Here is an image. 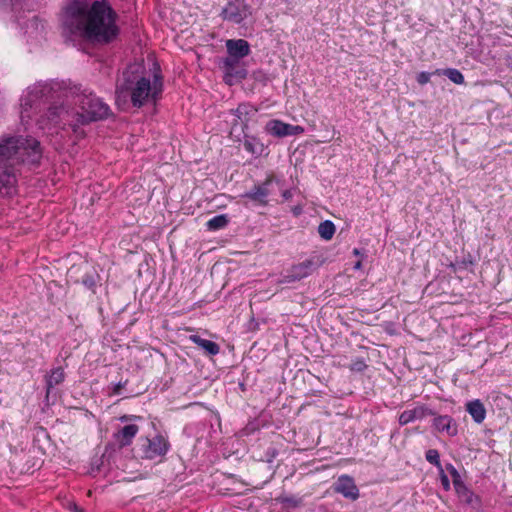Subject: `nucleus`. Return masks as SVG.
<instances>
[{"label": "nucleus", "mask_w": 512, "mask_h": 512, "mask_svg": "<svg viewBox=\"0 0 512 512\" xmlns=\"http://www.w3.org/2000/svg\"><path fill=\"white\" fill-rule=\"evenodd\" d=\"M278 500L289 507H297L300 504V500L292 496L280 497Z\"/></svg>", "instance_id": "nucleus-26"}, {"label": "nucleus", "mask_w": 512, "mask_h": 512, "mask_svg": "<svg viewBox=\"0 0 512 512\" xmlns=\"http://www.w3.org/2000/svg\"><path fill=\"white\" fill-rule=\"evenodd\" d=\"M64 32L93 43L107 44L118 35L116 14L105 1L72 0L63 9Z\"/></svg>", "instance_id": "nucleus-2"}, {"label": "nucleus", "mask_w": 512, "mask_h": 512, "mask_svg": "<svg viewBox=\"0 0 512 512\" xmlns=\"http://www.w3.org/2000/svg\"><path fill=\"white\" fill-rule=\"evenodd\" d=\"M70 509L73 512H82V510L76 504H73Z\"/></svg>", "instance_id": "nucleus-32"}, {"label": "nucleus", "mask_w": 512, "mask_h": 512, "mask_svg": "<svg viewBox=\"0 0 512 512\" xmlns=\"http://www.w3.org/2000/svg\"><path fill=\"white\" fill-rule=\"evenodd\" d=\"M41 157L40 143L34 138L9 136L0 139V167L16 168L20 164L36 165Z\"/></svg>", "instance_id": "nucleus-4"}, {"label": "nucleus", "mask_w": 512, "mask_h": 512, "mask_svg": "<svg viewBox=\"0 0 512 512\" xmlns=\"http://www.w3.org/2000/svg\"><path fill=\"white\" fill-rule=\"evenodd\" d=\"M65 379V373L62 367H56L45 376L47 394Z\"/></svg>", "instance_id": "nucleus-16"}, {"label": "nucleus", "mask_w": 512, "mask_h": 512, "mask_svg": "<svg viewBox=\"0 0 512 512\" xmlns=\"http://www.w3.org/2000/svg\"><path fill=\"white\" fill-rule=\"evenodd\" d=\"M31 24H32V25H33V24H36V26L38 27L37 19H35V18H34V19H32Z\"/></svg>", "instance_id": "nucleus-35"}, {"label": "nucleus", "mask_w": 512, "mask_h": 512, "mask_svg": "<svg viewBox=\"0 0 512 512\" xmlns=\"http://www.w3.org/2000/svg\"><path fill=\"white\" fill-rule=\"evenodd\" d=\"M246 151L253 155H261L264 151V145L254 137L246 136L243 142Z\"/></svg>", "instance_id": "nucleus-19"}, {"label": "nucleus", "mask_w": 512, "mask_h": 512, "mask_svg": "<svg viewBox=\"0 0 512 512\" xmlns=\"http://www.w3.org/2000/svg\"><path fill=\"white\" fill-rule=\"evenodd\" d=\"M417 81L421 85L428 83L430 81V74L427 72H421L417 76Z\"/></svg>", "instance_id": "nucleus-27"}, {"label": "nucleus", "mask_w": 512, "mask_h": 512, "mask_svg": "<svg viewBox=\"0 0 512 512\" xmlns=\"http://www.w3.org/2000/svg\"><path fill=\"white\" fill-rule=\"evenodd\" d=\"M251 15V7L244 0L229 2L223 10L224 19L239 24Z\"/></svg>", "instance_id": "nucleus-7"}, {"label": "nucleus", "mask_w": 512, "mask_h": 512, "mask_svg": "<svg viewBox=\"0 0 512 512\" xmlns=\"http://www.w3.org/2000/svg\"><path fill=\"white\" fill-rule=\"evenodd\" d=\"M129 419H130V417H129V416H126V415H125V416H122V417L120 418V420H121V421H127V420H129Z\"/></svg>", "instance_id": "nucleus-34"}, {"label": "nucleus", "mask_w": 512, "mask_h": 512, "mask_svg": "<svg viewBox=\"0 0 512 512\" xmlns=\"http://www.w3.org/2000/svg\"><path fill=\"white\" fill-rule=\"evenodd\" d=\"M442 483H443V485H444V487L446 489L449 488V480H448V477L446 475H442Z\"/></svg>", "instance_id": "nucleus-31"}, {"label": "nucleus", "mask_w": 512, "mask_h": 512, "mask_svg": "<svg viewBox=\"0 0 512 512\" xmlns=\"http://www.w3.org/2000/svg\"><path fill=\"white\" fill-rule=\"evenodd\" d=\"M360 266H361V262H357V263L355 264V269H359V268H360Z\"/></svg>", "instance_id": "nucleus-36"}, {"label": "nucleus", "mask_w": 512, "mask_h": 512, "mask_svg": "<svg viewBox=\"0 0 512 512\" xmlns=\"http://www.w3.org/2000/svg\"><path fill=\"white\" fill-rule=\"evenodd\" d=\"M334 490L351 500H356L359 496V491L354 480L347 475H343L338 478L334 484Z\"/></svg>", "instance_id": "nucleus-9"}, {"label": "nucleus", "mask_w": 512, "mask_h": 512, "mask_svg": "<svg viewBox=\"0 0 512 512\" xmlns=\"http://www.w3.org/2000/svg\"><path fill=\"white\" fill-rule=\"evenodd\" d=\"M3 172L0 173V195L10 196L15 192L16 176L15 168L1 167Z\"/></svg>", "instance_id": "nucleus-11"}, {"label": "nucleus", "mask_w": 512, "mask_h": 512, "mask_svg": "<svg viewBox=\"0 0 512 512\" xmlns=\"http://www.w3.org/2000/svg\"><path fill=\"white\" fill-rule=\"evenodd\" d=\"M318 233L324 240H330L335 233V225L332 221L326 220L319 224Z\"/></svg>", "instance_id": "nucleus-21"}, {"label": "nucleus", "mask_w": 512, "mask_h": 512, "mask_svg": "<svg viewBox=\"0 0 512 512\" xmlns=\"http://www.w3.org/2000/svg\"><path fill=\"white\" fill-rule=\"evenodd\" d=\"M228 222L229 220L226 215H217L211 218L206 225L209 230L215 231L224 228Z\"/></svg>", "instance_id": "nucleus-22"}, {"label": "nucleus", "mask_w": 512, "mask_h": 512, "mask_svg": "<svg viewBox=\"0 0 512 512\" xmlns=\"http://www.w3.org/2000/svg\"><path fill=\"white\" fill-rule=\"evenodd\" d=\"M141 445L143 457L147 459H154L159 456H164L169 449V442L162 435H157L154 438H144Z\"/></svg>", "instance_id": "nucleus-6"}, {"label": "nucleus", "mask_w": 512, "mask_h": 512, "mask_svg": "<svg viewBox=\"0 0 512 512\" xmlns=\"http://www.w3.org/2000/svg\"><path fill=\"white\" fill-rule=\"evenodd\" d=\"M189 339L198 347L204 350L207 355L214 356L219 353L220 347L217 343L203 339L199 335H191Z\"/></svg>", "instance_id": "nucleus-15"}, {"label": "nucleus", "mask_w": 512, "mask_h": 512, "mask_svg": "<svg viewBox=\"0 0 512 512\" xmlns=\"http://www.w3.org/2000/svg\"><path fill=\"white\" fill-rule=\"evenodd\" d=\"M355 255H358L359 251L357 249H354Z\"/></svg>", "instance_id": "nucleus-37"}, {"label": "nucleus", "mask_w": 512, "mask_h": 512, "mask_svg": "<svg viewBox=\"0 0 512 512\" xmlns=\"http://www.w3.org/2000/svg\"><path fill=\"white\" fill-rule=\"evenodd\" d=\"M366 365L364 362L360 361V362H356L353 366V369L354 370H358V371H361L363 368H365Z\"/></svg>", "instance_id": "nucleus-29"}, {"label": "nucleus", "mask_w": 512, "mask_h": 512, "mask_svg": "<svg viewBox=\"0 0 512 512\" xmlns=\"http://www.w3.org/2000/svg\"><path fill=\"white\" fill-rule=\"evenodd\" d=\"M466 410L476 423H482L486 417V409L480 400L468 402Z\"/></svg>", "instance_id": "nucleus-17"}, {"label": "nucleus", "mask_w": 512, "mask_h": 512, "mask_svg": "<svg viewBox=\"0 0 512 512\" xmlns=\"http://www.w3.org/2000/svg\"><path fill=\"white\" fill-rule=\"evenodd\" d=\"M315 264L313 260H305L291 267L289 274L286 275L288 282H293L307 277L314 270Z\"/></svg>", "instance_id": "nucleus-12"}, {"label": "nucleus", "mask_w": 512, "mask_h": 512, "mask_svg": "<svg viewBox=\"0 0 512 512\" xmlns=\"http://www.w3.org/2000/svg\"><path fill=\"white\" fill-rule=\"evenodd\" d=\"M53 103L38 124L42 129L51 126H68L77 137H83L81 126L93 121L105 119L110 112L109 106L92 93L80 92L76 86L66 88L57 81L38 82L30 86L21 99V119L31 118L29 110L35 113L42 105Z\"/></svg>", "instance_id": "nucleus-1"}, {"label": "nucleus", "mask_w": 512, "mask_h": 512, "mask_svg": "<svg viewBox=\"0 0 512 512\" xmlns=\"http://www.w3.org/2000/svg\"><path fill=\"white\" fill-rule=\"evenodd\" d=\"M433 425L439 432H446L449 436L457 434V426L450 416L444 415L436 417Z\"/></svg>", "instance_id": "nucleus-14"}, {"label": "nucleus", "mask_w": 512, "mask_h": 512, "mask_svg": "<svg viewBox=\"0 0 512 512\" xmlns=\"http://www.w3.org/2000/svg\"><path fill=\"white\" fill-rule=\"evenodd\" d=\"M272 179H266L262 184L254 186L253 189L246 192L243 197L252 200L258 205L265 206L267 205V197L270 194L269 185L271 184Z\"/></svg>", "instance_id": "nucleus-10"}, {"label": "nucleus", "mask_w": 512, "mask_h": 512, "mask_svg": "<svg viewBox=\"0 0 512 512\" xmlns=\"http://www.w3.org/2000/svg\"><path fill=\"white\" fill-rule=\"evenodd\" d=\"M443 74L455 84L464 83V76L458 69L448 68L444 70Z\"/></svg>", "instance_id": "nucleus-23"}, {"label": "nucleus", "mask_w": 512, "mask_h": 512, "mask_svg": "<svg viewBox=\"0 0 512 512\" xmlns=\"http://www.w3.org/2000/svg\"><path fill=\"white\" fill-rule=\"evenodd\" d=\"M162 92V82L160 77L154 76V81L141 77L134 72H123L122 78L117 83L116 102L126 103L130 97L133 106L141 107L149 99L156 100Z\"/></svg>", "instance_id": "nucleus-3"}, {"label": "nucleus", "mask_w": 512, "mask_h": 512, "mask_svg": "<svg viewBox=\"0 0 512 512\" xmlns=\"http://www.w3.org/2000/svg\"><path fill=\"white\" fill-rule=\"evenodd\" d=\"M126 382L122 383V382H119L117 383L114 388H113V393L114 394H120L122 388L125 386Z\"/></svg>", "instance_id": "nucleus-28"}, {"label": "nucleus", "mask_w": 512, "mask_h": 512, "mask_svg": "<svg viewBox=\"0 0 512 512\" xmlns=\"http://www.w3.org/2000/svg\"><path fill=\"white\" fill-rule=\"evenodd\" d=\"M139 431V427L135 424H129L120 429L115 438L121 447L128 446L132 443L133 438Z\"/></svg>", "instance_id": "nucleus-13"}, {"label": "nucleus", "mask_w": 512, "mask_h": 512, "mask_svg": "<svg viewBox=\"0 0 512 512\" xmlns=\"http://www.w3.org/2000/svg\"><path fill=\"white\" fill-rule=\"evenodd\" d=\"M425 457L429 463L436 465L437 467L441 466L439 452L436 449H429L426 452Z\"/></svg>", "instance_id": "nucleus-25"}, {"label": "nucleus", "mask_w": 512, "mask_h": 512, "mask_svg": "<svg viewBox=\"0 0 512 512\" xmlns=\"http://www.w3.org/2000/svg\"><path fill=\"white\" fill-rule=\"evenodd\" d=\"M98 280H99V276L96 273L86 274L82 280V283L88 289L94 291L95 287L97 286Z\"/></svg>", "instance_id": "nucleus-24"}, {"label": "nucleus", "mask_w": 512, "mask_h": 512, "mask_svg": "<svg viewBox=\"0 0 512 512\" xmlns=\"http://www.w3.org/2000/svg\"><path fill=\"white\" fill-rule=\"evenodd\" d=\"M18 0H0V5H15Z\"/></svg>", "instance_id": "nucleus-30"}, {"label": "nucleus", "mask_w": 512, "mask_h": 512, "mask_svg": "<svg viewBox=\"0 0 512 512\" xmlns=\"http://www.w3.org/2000/svg\"><path fill=\"white\" fill-rule=\"evenodd\" d=\"M426 409L424 407H416L412 410H405L399 416L400 425H406L417 419H423L426 416Z\"/></svg>", "instance_id": "nucleus-18"}, {"label": "nucleus", "mask_w": 512, "mask_h": 512, "mask_svg": "<svg viewBox=\"0 0 512 512\" xmlns=\"http://www.w3.org/2000/svg\"><path fill=\"white\" fill-rule=\"evenodd\" d=\"M233 114L240 120L244 125L248 122V115L255 112V109L245 103L239 104L235 110H232Z\"/></svg>", "instance_id": "nucleus-20"}, {"label": "nucleus", "mask_w": 512, "mask_h": 512, "mask_svg": "<svg viewBox=\"0 0 512 512\" xmlns=\"http://www.w3.org/2000/svg\"><path fill=\"white\" fill-rule=\"evenodd\" d=\"M283 197H284L285 199H289V198L291 197V192H290L289 190H285V191L283 192Z\"/></svg>", "instance_id": "nucleus-33"}, {"label": "nucleus", "mask_w": 512, "mask_h": 512, "mask_svg": "<svg viewBox=\"0 0 512 512\" xmlns=\"http://www.w3.org/2000/svg\"><path fill=\"white\" fill-rule=\"evenodd\" d=\"M226 48L230 57L224 60V66L231 72L239 59L249 55L250 45L244 39H229L226 41Z\"/></svg>", "instance_id": "nucleus-5"}, {"label": "nucleus", "mask_w": 512, "mask_h": 512, "mask_svg": "<svg viewBox=\"0 0 512 512\" xmlns=\"http://www.w3.org/2000/svg\"><path fill=\"white\" fill-rule=\"evenodd\" d=\"M266 130L277 137L288 135H298L304 132V128L299 125H291L280 120H271L266 125Z\"/></svg>", "instance_id": "nucleus-8"}]
</instances>
